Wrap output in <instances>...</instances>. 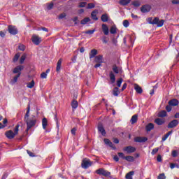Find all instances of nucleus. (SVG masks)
Masks as SVG:
<instances>
[{
  "instance_id": "f257e3e1",
  "label": "nucleus",
  "mask_w": 179,
  "mask_h": 179,
  "mask_svg": "<svg viewBox=\"0 0 179 179\" xmlns=\"http://www.w3.org/2000/svg\"><path fill=\"white\" fill-rule=\"evenodd\" d=\"M24 121L27 124L26 132L27 134V132H29V131H30V129L37 124V117H36L35 115H32L31 117L25 119Z\"/></svg>"
},
{
  "instance_id": "f03ea898",
  "label": "nucleus",
  "mask_w": 179,
  "mask_h": 179,
  "mask_svg": "<svg viewBox=\"0 0 179 179\" xmlns=\"http://www.w3.org/2000/svg\"><path fill=\"white\" fill-rule=\"evenodd\" d=\"M148 22L150 24H156L157 27H163L164 24V20H160L157 17H155L154 20L152 17H149Z\"/></svg>"
},
{
  "instance_id": "7ed1b4c3",
  "label": "nucleus",
  "mask_w": 179,
  "mask_h": 179,
  "mask_svg": "<svg viewBox=\"0 0 179 179\" xmlns=\"http://www.w3.org/2000/svg\"><path fill=\"white\" fill-rule=\"evenodd\" d=\"M92 164H93V162L90 159H84L81 163V166L83 169H89Z\"/></svg>"
},
{
  "instance_id": "20e7f679",
  "label": "nucleus",
  "mask_w": 179,
  "mask_h": 179,
  "mask_svg": "<svg viewBox=\"0 0 179 179\" xmlns=\"http://www.w3.org/2000/svg\"><path fill=\"white\" fill-rule=\"evenodd\" d=\"M8 31L10 34H12V36H16V34L18 33L17 28L13 25H9L8 27Z\"/></svg>"
},
{
  "instance_id": "39448f33",
  "label": "nucleus",
  "mask_w": 179,
  "mask_h": 179,
  "mask_svg": "<svg viewBox=\"0 0 179 179\" xmlns=\"http://www.w3.org/2000/svg\"><path fill=\"white\" fill-rule=\"evenodd\" d=\"M96 174L99 176H104L105 177H108V176H111V173L103 169H99L96 170Z\"/></svg>"
},
{
  "instance_id": "423d86ee",
  "label": "nucleus",
  "mask_w": 179,
  "mask_h": 179,
  "mask_svg": "<svg viewBox=\"0 0 179 179\" xmlns=\"http://www.w3.org/2000/svg\"><path fill=\"white\" fill-rule=\"evenodd\" d=\"M32 43H34V44H35L36 45H38V44L41 43V38H40L37 35L32 36Z\"/></svg>"
},
{
  "instance_id": "0eeeda50",
  "label": "nucleus",
  "mask_w": 179,
  "mask_h": 179,
  "mask_svg": "<svg viewBox=\"0 0 179 179\" xmlns=\"http://www.w3.org/2000/svg\"><path fill=\"white\" fill-rule=\"evenodd\" d=\"M24 69V67L23 66H17L13 69V73H18L17 75L20 74V75H22V71H23Z\"/></svg>"
},
{
  "instance_id": "6e6552de",
  "label": "nucleus",
  "mask_w": 179,
  "mask_h": 179,
  "mask_svg": "<svg viewBox=\"0 0 179 179\" xmlns=\"http://www.w3.org/2000/svg\"><path fill=\"white\" fill-rule=\"evenodd\" d=\"M112 70L114 72V73H122V68L117 66V64H114L112 66Z\"/></svg>"
},
{
  "instance_id": "1a4fd4ad",
  "label": "nucleus",
  "mask_w": 179,
  "mask_h": 179,
  "mask_svg": "<svg viewBox=\"0 0 179 179\" xmlns=\"http://www.w3.org/2000/svg\"><path fill=\"white\" fill-rule=\"evenodd\" d=\"M5 135L8 139H13L16 136V134L12 130L6 131Z\"/></svg>"
},
{
  "instance_id": "9d476101",
  "label": "nucleus",
  "mask_w": 179,
  "mask_h": 179,
  "mask_svg": "<svg viewBox=\"0 0 179 179\" xmlns=\"http://www.w3.org/2000/svg\"><path fill=\"white\" fill-rule=\"evenodd\" d=\"M150 9H152L150 5H145L141 7V10L143 13H148V12H150Z\"/></svg>"
},
{
  "instance_id": "9b49d317",
  "label": "nucleus",
  "mask_w": 179,
  "mask_h": 179,
  "mask_svg": "<svg viewBox=\"0 0 179 179\" xmlns=\"http://www.w3.org/2000/svg\"><path fill=\"white\" fill-rule=\"evenodd\" d=\"M123 150L124 152H127V153L129 154V153H134V152L136 150V148L132 146H127V147H125L123 149Z\"/></svg>"
},
{
  "instance_id": "f8f14e48",
  "label": "nucleus",
  "mask_w": 179,
  "mask_h": 179,
  "mask_svg": "<svg viewBox=\"0 0 179 179\" xmlns=\"http://www.w3.org/2000/svg\"><path fill=\"white\" fill-rule=\"evenodd\" d=\"M177 125H178V120H173L169 123L168 128H176Z\"/></svg>"
},
{
  "instance_id": "ddd939ff",
  "label": "nucleus",
  "mask_w": 179,
  "mask_h": 179,
  "mask_svg": "<svg viewBox=\"0 0 179 179\" xmlns=\"http://www.w3.org/2000/svg\"><path fill=\"white\" fill-rule=\"evenodd\" d=\"M168 103L169 106H171L172 107H176L179 104V101L176 99H173L170 100L168 102Z\"/></svg>"
},
{
  "instance_id": "4468645a",
  "label": "nucleus",
  "mask_w": 179,
  "mask_h": 179,
  "mask_svg": "<svg viewBox=\"0 0 179 179\" xmlns=\"http://www.w3.org/2000/svg\"><path fill=\"white\" fill-rule=\"evenodd\" d=\"M148 141V138L146 137H136L134 138V142H138L139 143H143V142H146Z\"/></svg>"
},
{
  "instance_id": "2eb2a0df",
  "label": "nucleus",
  "mask_w": 179,
  "mask_h": 179,
  "mask_svg": "<svg viewBox=\"0 0 179 179\" xmlns=\"http://www.w3.org/2000/svg\"><path fill=\"white\" fill-rule=\"evenodd\" d=\"M102 31H103V34H105V36H108V27H107V24H102Z\"/></svg>"
},
{
  "instance_id": "dca6fc26",
  "label": "nucleus",
  "mask_w": 179,
  "mask_h": 179,
  "mask_svg": "<svg viewBox=\"0 0 179 179\" xmlns=\"http://www.w3.org/2000/svg\"><path fill=\"white\" fill-rule=\"evenodd\" d=\"M154 128L155 124H153V123H149L145 126V130L147 131V132H150V131H152V129H154Z\"/></svg>"
},
{
  "instance_id": "f3484780",
  "label": "nucleus",
  "mask_w": 179,
  "mask_h": 179,
  "mask_svg": "<svg viewBox=\"0 0 179 179\" xmlns=\"http://www.w3.org/2000/svg\"><path fill=\"white\" fill-rule=\"evenodd\" d=\"M134 90H136V93H138V94H142L143 90H142V87L138 86L137 84L134 85Z\"/></svg>"
},
{
  "instance_id": "a211bd4d",
  "label": "nucleus",
  "mask_w": 179,
  "mask_h": 179,
  "mask_svg": "<svg viewBox=\"0 0 179 179\" xmlns=\"http://www.w3.org/2000/svg\"><path fill=\"white\" fill-rule=\"evenodd\" d=\"M109 78L110 80V83H115V75L114 74V72L110 71L109 73Z\"/></svg>"
},
{
  "instance_id": "6ab92c4d",
  "label": "nucleus",
  "mask_w": 179,
  "mask_h": 179,
  "mask_svg": "<svg viewBox=\"0 0 179 179\" xmlns=\"http://www.w3.org/2000/svg\"><path fill=\"white\" fill-rule=\"evenodd\" d=\"M98 131L101 132V135H103V136L106 135V129H104L103 124L98 125Z\"/></svg>"
},
{
  "instance_id": "aec40b11",
  "label": "nucleus",
  "mask_w": 179,
  "mask_h": 179,
  "mask_svg": "<svg viewBox=\"0 0 179 179\" xmlns=\"http://www.w3.org/2000/svg\"><path fill=\"white\" fill-rule=\"evenodd\" d=\"M97 13H99V11L97 10H95L92 12L91 16L93 19V20H99V18L97 17Z\"/></svg>"
},
{
  "instance_id": "412c9836",
  "label": "nucleus",
  "mask_w": 179,
  "mask_h": 179,
  "mask_svg": "<svg viewBox=\"0 0 179 179\" xmlns=\"http://www.w3.org/2000/svg\"><path fill=\"white\" fill-rule=\"evenodd\" d=\"M30 118V105H28L27 108V113L24 115V120Z\"/></svg>"
},
{
  "instance_id": "4be33fe9",
  "label": "nucleus",
  "mask_w": 179,
  "mask_h": 179,
  "mask_svg": "<svg viewBox=\"0 0 179 179\" xmlns=\"http://www.w3.org/2000/svg\"><path fill=\"white\" fill-rule=\"evenodd\" d=\"M95 62L97 64H103V55H98L95 57Z\"/></svg>"
},
{
  "instance_id": "5701e85b",
  "label": "nucleus",
  "mask_w": 179,
  "mask_h": 179,
  "mask_svg": "<svg viewBox=\"0 0 179 179\" xmlns=\"http://www.w3.org/2000/svg\"><path fill=\"white\" fill-rule=\"evenodd\" d=\"M97 55V50L93 49L91 50L90 53V58L92 59V58H94Z\"/></svg>"
},
{
  "instance_id": "b1692460",
  "label": "nucleus",
  "mask_w": 179,
  "mask_h": 179,
  "mask_svg": "<svg viewBox=\"0 0 179 179\" xmlns=\"http://www.w3.org/2000/svg\"><path fill=\"white\" fill-rule=\"evenodd\" d=\"M61 65H62V59H59L57 62L56 71L59 72L61 71Z\"/></svg>"
},
{
  "instance_id": "393cba45",
  "label": "nucleus",
  "mask_w": 179,
  "mask_h": 179,
  "mask_svg": "<svg viewBox=\"0 0 179 179\" xmlns=\"http://www.w3.org/2000/svg\"><path fill=\"white\" fill-rule=\"evenodd\" d=\"M47 125H48V121L47 120V118L44 117L42 120V127L43 129H47Z\"/></svg>"
},
{
  "instance_id": "a878e982",
  "label": "nucleus",
  "mask_w": 179,
  "mask_h": 179,
  "mask_svg": "<svg viewBox=\"0 0 179 179\" xmlns=\"http://www.w3.org/2000/svg\"><path fill=\"white\" fill-rule=\"evenodd\" d=\"M155 124H157V125H163V124H164V120L163 119H160V118H157L155 120Z\"/></svg>"
},
{
  "instance_id": "bb28decb",
  "label": "nucleus",
  "mask_w": 179,
  "mask_h": 179,
  "mask_svg": "<svg viewBox=\"0 0 179 179\" xmlns=\"http://www.w3.org/2000/svg\"><path fill=\"white\" fill-rule=\"evenodd\" d=\"M130 121L132 124H136V122H138V115H133Z\"/></svg>"
},
{
  "instance_id": "cd10ccee",
  "label": "nucleus",
  "mask_w": 179,
  "mask_h": 179,
  "mask_svg": "<svg viewBox=\"0 0 179 179\" xmlns=\"http://www.w3.org/2000/svg\"><path fill=\"white\" fill-rule=\"evenodd\" d=\"M173 134V131H170L168 133H166L164 136L162 137V141L164 142L165 141L167 140V138H169V135H171Z\"/></svg>"
},
{
  "instance_id": "c85d7f7f",
  "label": "nucleus",
  "mask_w": 179,
  "mask_h": 179,
  "mask_svg": "<svg viewBox=\"0 0 179 179\" xmlns=\"http://www.w3.org/2000/svg\"><path fill=\"white\" fill-rule=\"evenodd\" d=\"M131 2V0H120L119 3L122 5V6H125L128 5Z\"/></svg>"
},
{
  "instance_id": "c756f323",
  "label": "nucleus",
  "mask_w": 179,
  "mask_h": 179,
  "mask_svg": "<svg viewBox=\"0 0 179 179\" xmlns=\"http://www.w3.org/2000/svg\"><path fill=\"white\" fill-rule=\"evenodd\" d=\"M79 106V103H78V101L76 100H73L71 102V107L72 108H78V106Z\"/></svg>"
},
{
  "instance_id": "7c9ffc66",
  "label": "nucleus",
  "mask_w": 179,
  "mask_h": 179,
  "mask_svg": "<svg viewBox=\"0 0 179 179\" xmlns=\"http://www.w3.org/2000/svg\"><path fill=\"white\" fill-rule=\"evenodd\" d=\"M102 22H108V15L107 14H103L101 17Z\"/></svg>"
},
{
  "instance_id": "2f4dec72",
  "label": "nucleus",
  "mask_w": 179,
  "mask_h": 179,
  "mask_svg": "<svg viewBox=\"0 0 179 179\" xmlns=\"http://www.w3.org/2000/svg\"><path fill=\"white\" fill-rule=\"evenodd\" d=\"M166 115L167 112H166V110H162L158 114V117H160V118H164V117H166Z\"/></svg>"
},
{
  "instance_id": "473e14b6",
  "label": "nucleus",
  "mask_w": 179,
  "mask_h": 179,
  "mask_svg": "<svg viewBox=\"0 0 179 179\" xmlns=\"http://www.w3.org/2000/svg\"><path fill=\"white\" fill-rule=\"evenodd\" d=\"M134 174H135V172H134V171H130V172H129V173H127L126 174L125 178H126L127 179H133V178H132V176H134Z\"/></svg>"
},
{
  "instance_id": "72a5a7b5",
  "label": "nucleus",
  "mask_w": 179,
  "mask_h": 179,
  "mask_svg": "<svg viewBox=\"0 0 179 179\" xmlns=\"http://www.w3.org/2000/svg\"><path fill=\"white\" fill-rule=\"evenodd\" d=\"M120 90L118 89V87H115L113 90V96H117L120 94Z\"/></svg>"
},
{
  "instance_id": "f704fd0d",
  "label": "nucleus",
  "mask_w": 179,
  "mask_h": 179,
  "mask_svg": "<svg viewBox=\"0 0 179 179\" xmlns=\"http://www.w3.org/2000/svg\"><path fill=\"white\" fill-rule=\"evenodd\" d=\"M19 78H20V73L17 74V76H15L13 78V79L11 80L12 85H15V83H16V82H17V79H19Z\"/></svg>"
},
{
  "instance_id": "c9c22d12",
  "label": "nucleus",
  "mask_w": 179,
  "mask_h": 179,
  "mask_svg": "<svg viewBox=\"0 0 179 179\" xmlns=\"http://www.w3.org/2000/svg\"><path fill=\"white\" fill-rule=\"evenodd\" d=\"M27 87H28V89H33L34 87V80H32L30 83H28L27 84Z\"/></svg>"
},
{
  "instance_id": "e433bc0d",
  "label": "nucleus",
  "mask_w": 179,
  "mask_h": 179,
  "mask_svg": "<svg viewBox=\"0 0 179 179\" xmlns=\"http://www.w3.org/2000/svg\"><path fill=\"white\" fill-rule=\"evenodd\" d=\"M27 57V55L23 54L20 59V64H23V62H24V61L26 60Z\"/></svg>"
},
{
  "instance_id": "4c0bfd02",
  "label": "nucleus",
  "mask_w": 179,
  "mask_h": 179,
  "mask_svg": "<svg viewBox=\"0 0 179 179\" xmlns=\"http://www.w3.org/2000/svg\"><path fill=\"white\" fill-rule=\"evenodd\" d=\"M90 22V18L89 17H85L83 20H81V24H87Z\"/></svg>"
},
{
  "instance_id": "58836bf2",
  "label": "nucleus",
  "mask_w": 179,
  "mask_h": 179,
  "mask_svg": "<svg viewBox=\"0 0 179 179\" xmlns=\"http://www.w3.org/2000/svg\"><path fill=\"white\" fill-rule=\"evenodd\" d=\"M20 57V53H17L13 59V62H17V61L19 60V58Z\"/></svg>"
},
{
  "instance_id": "ea45409f",
  "label": "nucleus",
  "mask_w": 179,
  "mask_h": 179,
  "mask_svg": "<svg viewBox=\"0 0 179 179\" xmlns=\"http://www.w3.org/2000/svg\"><path fill=\"white\" fill-rule=\"evenodd\" d=\"M124 159L127 160V162H134L135 160L134 157L131 155L125 157Z\"/></svg>"
},
{
  "instance_id": "a19ab883",
  "label": "nucleus",
  "mask_w": 179,
  "mask_h": 179,
  "mask_svg": "<svg viewBox=\"0 0 179 179\" xmlns=\"http://www.w3.org/2000/svg\"><path fill=\"white\" fill-rule=\"evenodd\" d=\"M101 41L103 43V44H107V43H108V38H107V36H103L101 38Z\"/></svg>"
},
{
  "instance_id": "79ce46f5",
  "label": "nucleus",
  "mask_w": 179,
  "mask_h": 179,
  "mask_svg": "<svg viewBox=\"0 0 179 179\" xmlns=\"http://www.w3.org/2000/svg\"><path fill=\"white\" fill-rule=\"evenodd\" d=\"M132 5L136 8L141 6V3L138 1H135L132 2Z\"/></svg>"
},
{
  "instance_id": "37998d69",
  "label": "nucleus",
  "mask_w": 179,
  "mask_h": 179,
  "mask_svg": "<svg viewBox=\"0 0 179 179\" xmlns=\"http://www.w3.org/2000/svg\"><path fill=\"white\" fill-rule=\"evenodd\" d=\"M110 31L111 34H115L117 33V28L115 27H111Z\"/></svg>"
},
{
  "instance_id": "c03bdc74",
  "label": "nucleus",
  "mask_w": 179,
  "mask_h": 179,
  "mask_svg": "<svg viewBox=\"0 0 179 179\" xmlns=\"http://www.w3.org/2000/svg\"><path fill=\"white\" fill-rule=\"evenodd\" d=\"M19 127H20V125L17 124L14 129V134L15 135H17V134H19Z\"/></svg>"
},
{
  "instance_id": "a18cd8bd",
  "label": "nucleus",
  "mask_w": 179,
  "mask_h": 179,
  "mask_svg": "<svg viewBox=\"0 0 179 179\" xmlns=\"http://www.w3.org/2000/svg\"><path fill=\"white\" fill-rule=\"evenodd\" d=\"M94 31H96V29L85 31L83 33L84 34H93Z\"/></svg>"
},
{
  "instance_id": "49530a36",
  "label": "nucleus",
  "mask_w": 179,
  "mask_h": 179,
  "mask_svg": "<svg viewBox=\"0 0 179 179\" xmlns=\"http://www.w3.org/2000/svg\"><path fill=\"white\" fill-rule=\"evenodd\" d=\"M87 5V3L86 1L80 2L78 5V8H85Z\"/></svg>"
},
{
  "instance_id": "de8ad7c7",
  "label": "nucleus",
  "mask_w": 179,
  "mask_h": 179,
  "mask_svg": "<svg viewBox=\"0 0 179 179\" xmlns=\"http://www.w3.org/2000/svg\"><path fill=\"white\" fill-rule=\"evenodd\" d=\"M122 78H119L118 80H117V87H121V85H122Z\"/></svg>"
},
{
  "instance_id": "09e8293b",
  "label": "nucleus",
  "mask_w": 179,
  "mask_h": 179,
  "mask_svg": "<svg viewBox=\"0 0 179 179\" xmlns=\"http://www.w3.org/2000/svg\"><path fill=\"white\" fill-rule=\"evenodd\" d=\"M94 6H96V5H94V3H88L87 9H93L94 8Z\"/></svg>"
},
{
  "instance_id": "8fccbe9b",
  "label": "nucleus",
  "mask_w": 179,
  "mask_h": 179,
  "mask_svg": "<svg viewBox=\"0 0 179 179\" xmlns=\"http://www.w3.org/2000/svg\"><path fill=\"white\" fill-rule=\"evenodd\" d=\"M171 155L173 157H177V156H178V152L176 150H173Z\"/></svg>"
},
{
  "instance_id": "3c124183",
  "label": "nucleus",
  "mask_w": 179,
  "mask_h": 179,
  "mask_svg": "<svg viewBox=\"0 0 179 179\" xmlns=\"http://www.w3.org/2000/svg\"><path fill=\"white\" fill-rule=\"evenodd\" d=\"M48 10H51L52 8H54V3L51 2L50 3L48 4Z\"/></svg>"
},
{
  "instance_id": "603ef678",
  "label": "nucleus",
  "mask_w": 179,
  "mask_h": 179,
  "mask_svg": "<svg viewBox=\"0 0 179 179\" xmlns=\"http://www.w3.org/2000/svg\"><path fill=\"white\" fill-rule=\"evenodd\" d=\"M123 26H124V27H128L129 26V22L127 20H124Z\"/></svg>"
},
{
  "instance_id": "864d4df0",
  "label": "nucleus",
  "mask_w": 179,
  "mask_h": 179,
  "mask_svg": "<svg viewBox=\"0 0 179 179\" xmlns=\"http://www.w3.org/2000/svg\"><path fill=\"white\" fill-rule=\"evenodd\" d=\"M18 48L20 51H24V50H26V46H24V45H20L18 46Z\"/></svg>"
},
{
  "instance_id": "5fc2aeb1",
  "label": "nucleus",
  "mask_w": 179,
  "mask_h": 179,
  "mask_svg": "<svg viewBox=\"0 0 179 179\" xmlns=\"http://www.w3.org/2000/svg\"><path fill=\"white\" fill-rule=\"evenodd\" d=\"M157 179H166V176L164 175V173H160Z\"/></svg>"
},
{
  "instance_id": "6e6d98bb",
  "label": "nucleus",
  "mask_w": 179,
  "mask_h": 179,
  "mask_svg": "<svg viewBox=\"0 0 179 179\" xmlns=\"http://www.w3.org/2000/svg\"><path fill=\"white\" fill-rule=\"evenodd\" d=\"M41 79H47V73H45V72L42 73L41 74Z\"/></svg>"
},
{
  "instance_id": "4d7b16f0",
  "label": "nucleus",
  "mask_w": 179,
  "mask_h": 179,
  "mask_svg": "<svg viewBox=\"0 0 179 179\" xmlns=\"http://www.w3.org/2000/svg\"><path fill=\"white\" fill-rule=\"evenodd\" d=\"M27 152L29 156H30V157H36V155H34V154L32 152H31L29 150H27Z\"/></svg>"
},
{
  "instance_id": "13d9d810",
  "label": "nucleus",
  "mask_w": 179,
  "mask_h": 179,
  "mask_svg": "<svg viewBox=\"0 0 179 179\" xmlns=\"http://www.w3.org/2000/svg\"><path fill=\"white\" fill-rule=\"evenodd\" d=\"M108 145L110 146V148H112V149H113L114 150H115V145H114V144H113L111 141L109 143V144H108Z\"/></svg>"
},
{
  "instance_id": "bf43d9fd",
  "label": "nucleus",
  "mask_w": 179,
  "mask_h": 179,
  "mask_svg": "<svg viewBox=\"0 0 179 179\" xmlns=\"http://www.w3.org/2000/svg\"><path fill=\"white\" fill-rule=\"evenodd\" d=\"M159 152V148H154L151 152V155H156Z\"/></svg>"
},
{
  "instance_id": "052dcab7",
  "label": "nucleus",
  "mask_w": 179,
  "mask_h": 179,
  "mask_svg": "<svg viewBox=\"0 0 179 179\" xmlns=\"http://www.w3.org/2000/svg\"><path fill=\"white\" fill-rule=\"evenodd\" d=\"M171 107L172 106H170V105H168V106H166V111H168V113H170V111H171V110H172Z\"/></svg>"
},
{
  "instance_id": "680f3d73",
  "label": "nucleus",
  "mask_w": 179,
  "mask_h": 179,
  "mask_svg": "<svg viewBox=\"0 0 179 179\" xmlns=\"http://www.w3.org/2000/svg\"><path fill=\"white\" fill-rule=\"evenodd\" d=\"M175 167H178V164H173V163H171L170 164V168L171 169H174Z\"/></svg>"
},
{
  "instance_id": "e2e57ef3",
  "label": "nucleus",
  "mask_w": 179,
  "mask_h": 179,
  "mask_svg": "<svg viewBox=\"0 0 179 179\" xmlns=\"http://www.w3.org/2000/svg\"><path fill=\"white\" fill-rule=\"evenodd\" d=\"M119 157H121L122 159H125V155L122 152H118Z\"/></svg>"
},
{
  "instance_id": "0e129e2a",
  "label": "nucleus",
  "mask_w": 179,
  "mask_h": 179,
  "mask_svg": "<svg viewBox=\"0 0 179 179\" xmlns=\"http://www.w3.org/2000/svg\"><path fill=\"white\" fill-rule=\"evenodd\" d=\"M103 142L106 145H110V143L111 142L110 140H108V138H105L103 140Z\"/></svg>"
},
{
  "instance_id": "69168bd1",
  "label": "nucleus",
  "mask_w": 179,
  "mask_h": 179,
  "mask_svg": "<svg viewBox=\"0 0 179 179\" xmlns=\"http://www.w3.org/2000/svg\"><path fill=\"white\" fill-rule=\"evenodd\" d=\"M66 16V14L65 13H62L59 15V19H64Z\"/></svg>"
},
{
  "instance_id": "338daca9",
  "label": "nucleus",
  "mask_w": 179,
  "mask_h": 179,
  "mask_svg": "<svg viewBox=\"0 0 179 179\" xmlns=\"http://www.w3.org/2000/svg\"><path fill=\"white\" fill-rule=\"evenodd\" d=\"M172 3L173 5H179V0H173Z\"/></svg>"
},
{
  "instance_id": "774afa93",
  "label": "nucleus",
  "mask_w": 179,
  "mask_h": 179,
  "mask_svg": "<svg viewBox=\"0 0 179 179\" xmlns=\"http://www.w3.org/2000/svg\"><path fill=\"white\" fill-rule=\"evenodd\" d=\"M157 162H162V155H158L157 157Z\"/></svg>"
}]
</instances>
